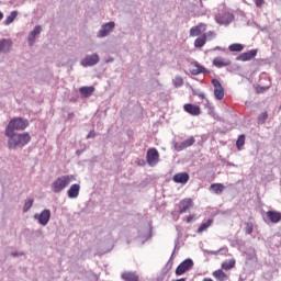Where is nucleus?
<instances>
[{
	"label": "nucleus",
	"mask_w": 281,
	"mask_h": 281,
	"mask_svg": "<svg viewBox=\"0 0 281 281\" xmlns=\"http://www.w3.org/2000/svg\"><path fill=\"white\" fill-rule=\"evenodd\" d=\"M5 137H8V148L9 150H16L18 148H23L27 146L29 142H32V136L30 133H10L4 132Z\"/></svg>",
	"instance_id": "nucleus-1"
},
{
	"label": "nucleus",
	"mask_w": 281,
	"mask_h": 281,
	"mask_svg": "<svg viewBox=\"0 0 281 281\" xmlns=\"http://www.w3.org/2000/svg\"><path fill=\"white\" fill-rule=\"evenodd\" d=\"M71 181H76V176L67 175L58 177L50 186L52 191L55 194H60V192H63V190H65V188H67Z\"/></svg>",
	"instance_id": "nucleus-2"
},
{
	"label": "nucleus",
	"mask_w": 281,
	"mask_h": 281,
	"mask_svg": "<svg viewBox=\"0 0 281 281\" xmlns=\"http://www.w3.org/2000/svg\"><path fill=\"white\" fill-rule=\"evenodd\" d=\"M30 126V121L24 117L12 119L5 127L4 133H16L15 131H25Z\"/></svg>",
	"instance_id": "nucleus-3"
},
{
	"label": "nucleus",
	"mask_w": 281,
	"mask_h": 281,
	"mask_svg": "<svg viewBox=\"0 0 281 281\" xmlns=\"http://www.w3.org/2000/svg\"><path fill=\"white\" fill-rule=\"evenodd\" d=\"M215 21L216 23H218V25H229V23L234 21V13H229L227 11L217 13L215 15Z\"/></svg>",
	"instance_id": "nucleus-4"
},
{
	"label": "nucleus",
	"mask_w": 281,
	"mask_h": 281,
	"mask_svg": "<svg viewBox=\"0 0 281 281\" xmlns=\"http://www.w3.org/2000/svg\"><path fill=\"white\" fill-rule=\"evenodd\" d=\"M115 30V22H108L101 26L97 33V38H106Z\"/></svg>",
	"instance_id": "nucleus-5"
},
{
	"label": "nucleus",
	"mask_w": 281,
	"mask_h": 281,
	"mask_svg": "<svg viewBox=\"0 0 281 281\" xmlns=\"http://www.w3.org/2000/svg\"><path fill=\"white\" fill-rule=\"evenodd\" d=\"M98 63H100V55L93 53L91 55H87L83 59H81L80 65L82 67H94V65H98Z\"/></svg>",
	"instance_id": "nucleus-6"
},
{
	"label": "nucleus",
	"mask_w": 281,
	"mask_h": 281,
	"mask_svg": "<svg viewBox=\"0 0 281 281\" xmlns=\"http://www.w3.org/2000/svg\"><path fill=\"white\" fill-rule=\"evenodd\" d=\"M194 267V261L192 259H186L176 269V276H183L186 271H190Z\"/></svg>",
	"instance_id": "nucleus-7"
},
{
	"label": "nucleus",
	"mask_w": 281,
	"mask_h": 281,
	"mask_svg": "<svg viewBox=\"0 0 281 281\" xmlns=\"http://www.w3.org/2000/svg\"><path fill=\"white\" fill-rule=\"evenodd\" d=\"M146 159L149 166H157L159 164V151L156 148L148 149Z\"/></svg>",
	"instance_id": "nucleus-8"
},
{
	"label": "nucleus",
	"mask_w": 281,
	"mask_h": 281,
	"mask_svg": "<svg viewBox=\"0 0 281 281\" xmlns=\"http://www.w3.org/2000/svg\"><path fill=\"white\" fill-rule=\"evenodd\" d=\"M212 85L214 87V95L216 100H223V98H225V89H223L221 81H218V79H213Z\"/></svg>",
	"instance_id": "nucleus-9"
},
{
	"label": "nucleus",
	"mask_w": 281,
	"mask_h": 281,
	"mask_svg": "<svg viewBox=\"0 0 281 281\" xmlns=\"http://www.w3.org/2000/svg\"><path fill=\"white\" fill-rule=\"evenodd\" d=\"M34 218L38 221L40 225L45 226L49 223V218H52V211L46 209L40 215L35 214Z\"/></svg>",
	"instance_id": "nucleus-10"
},
{
	"label": "nucleus",
	"mask_w": 281,
	"mask_h": 281,
	"mask_svg": "<svg viewBox=\"0 0 281 281\" xmlns=\"http://www.w3.org/2000/svg\"><path fill=\"white\" fill-rule=\"evenodd\" d=\"M257 55L258 49H251L237 56L236 60H241L243 63H246V60H252V58H256Z\"/></svg>",
	"instance_id": "nucleus-11"
},
{
	"label": "nucleus",
	"mask_w": 281,
	"mask_h": 281,
	"mask_svg": "<svg viewBox=\"0 0 281 281\" xmlns=\"http://www.w3.org/2000/svg\"><path fill=\"white\" fill-rule=\"evenodd\" d=\"M193 68L190 70L192 76H199V74H210V70H206L205 67L201 66L198 61L191 64Z\"/></svg>",
	"instance_id": "nucleus-12"
},
{
	"label": "nucleus",
	"mask_w": 281,
	"mask_h": 281,
	"mask_svg": "<svg viewBox=\"0 0 281 281\" xmlns=\"http://www.w3.org/2000/svg\"><path fill=\"white\" fill-rule=\"evenodd\" d=\"M213 65L214 67H217L218 69H221L223 67H229V65H232V60L225 59L224 57L218 56L213 59Z\"/></svg>",
	"instance_id": "nucleus-13"
},
{
	"label": "nucleus",
	"mask_w": 281,
	"mask_h": 281,
	"mask_svg": "<svg viewBox=\"0 0 281 281\" xmlns=\"http://www.w3.org/2000/svg\"><path fill=\"white\" fill-rule=\"evenodd\" d=\"M42 31H43V29L37 25L29 34V45H30V47H32V45H34V43H36V37L41 34Z\"/></svg>",
	"instance_id": "nucleus-14"
},
{
	"label": "nucleus",
	"mask_w": 281,
	"mask_h": 281,
	"mask_svg": "<svg viewBox=\"0 0 281 281\" xmlns=\"http://www.w3.org/2000/svg\"><path fill=\"white\" fill-rule=\"evenodd\" d=\"M79 194H80V184L78 183L71 184L69 190L67 191L68 199H78Z\"/></svg>",
	"instance_id": "nucleus-15"
},
{
	"label": "nucleus",
	"mask_w": 281,
	"mask_h": 281,
	"mask_svg": "<svg viewBox=\"0 0 281 281\" xmlns=\"http://www.w3.org/2000/svg\"><path fill=\"white\" fill-rule=\"evenodd\" d=\"M207 25L204 23H200L198 26H193L190 30V36H201L203 32H205Z\"/></svg>",
	"instance_id": "nucleus-16"
},
{
	"label": "nucleus",
	"mask_w": 281,
	"mask_h": 281,
	"mask_svg": "<svg viewBox=\"0 0 281 281\" xmlns=\"http://www.w3.org/2000/svg\"><path fill=\"white\" fill-rule=\"evenodd\" d=\"M183 109L187 113H190V115H201V108L199 105L187 103Z\"/></svg>",
	"instance_id": "nucleus-17"
},
{
	"label": "nucleus",
	"mask_w": 281,
	"mask_h": 281,
	"mask_svg": "<svg viewBox=\"0 0 281 281\" xmlns=\"http://www.w3.org/2000/svg\"><path fill=\"white\" fill-rule=\"evenodd\" d=\"M175 183H188L190 181V175L188 172H180L173 176Z\"/></svg>",
	"instance_id": "nucleus-18"
},
{
	"label": "nucleus",
	"mask_w": 281,
	"mask_h": 281,
	"mask_svg": "<svg viewBox=\"0 0 281 281\" xmlns=\"http://www.w3.org/2000/svg\"><path fill=\"white\" fill-rule=\"evenodd\" d=\"M190 207H192V200L190 199L182 200L179 203V214H183L184 212H188Z\"/></svg>",
	"instance_id": "nucleus-19"
},
{
	"label": "nucleus",
	"mask_w": 281,
	"mask_h": 281,
	"mask_svg": "<svg viewBox=\"0 0 281 281\" xmlns=\"http://www.w3.org/2000/svg\"><path fill=\"white\" fill-rule=\"evenodd\" d=\"M10 47H12V41L3 38L0 41V54H8L10 52Z\"/></svg>",
	"instance_id": "nucleus-20"
},
{
	"label": "nucleus",
	"mask_w": 281,
	"mask_h": 281,
	"mask_svg": "<svg viewBox=\"0 0 281 281\" xmlns=\"http://www.w3.org/2000/svg\"><path fill=\"white\" fill-rule=\"evenodd\" d=\"M266 214L271 223H280V221H281L280 212L268 211Z\"/></svg>",
	"instance_id": "nucleus-21"
},
{
	"label": "nucleus",
	"mask_w": 281,
	"mask_h": 281,
	"mask_svg": "<svg viewBox=\"0 0 281 281\" xmlns=\"http://www.w3.org/2000/svg\"><path fill=\"white\" fill-rule=\"evenodd\" d=\"M95 91L94 87H81L79 89V93H81V95H83V98H91V95H93Z\"/></svg>",
	"instance_id": "nucleus-22"
},
{
	"label": "nucleus",
	"mask_w": 281,
	"mask_h": 281,
	"mask_svg": "<svg viewBox=\"0 0 281 281\" xmlns=\"http://www.w3.org/2000/svg\"><path fill=\"white\" fill-rule=\"evenodd\" d=\"M210 190H212V192H214V194H223V192L225 191V184L213 183V184H211Z\"/></svg>",
	"instance_id": "nucleus-23"
},
{
	"label": "nucleus",
	"mask_w": 281,
	"mask_h": 281,
	"mask_svg": "<svg viewBox=\"0 0 281 281\" xmlns=\"http://www.w3.org/2000/svg\"><path fill=\"white\" fill-rule=\"evenodd\" d=\"M194 144V138L191 136L190 138L183 140L180 143L179 146H176V149L178 150H184V148H189V146H192Z\"/></svg>",
	"instance_id": "nucleus-24"
},
{
	"label": "nucleus",
	"mask_w": 281,
	"mask_h": 281,
	"mask_svg": "<svg viewBox=\"0 0 281 281\" xmlns=\"http://www.w3.org/2000/svg\"><path fill=\"white\" fill-rule=\"evenodd\" d=\"M235 267H236V259H231L222 263V269H224L225 271H229V269H234Z\"/></svg>",
	"instance_id": "nucleus-25"
},
{
	"label": "nucleus",
	"mask_w": 281,
	"mask_h": 281,
	"mask_svg": "<svg viewBox=\"0 0 281 281\" xmlns=\"http://www.w3.org/2000/svg\"><path fill=\"white\" fill-rule=\"evenodd\" d=\"M122 278L125 281H139V277L133 272H125L122 274Z\"/></svg>",
	"instance_id": "nucleus-26"
},
{
	"label": "nucleus",
	"mask_w": 281,
	"mask_h": 281,
	"mask_svg": "<svg viewBox=\"0 0 281 281\" xmlns=\"http://www.w3.org/2000/svg\"><path fill=\"white\" fill-rule=\"evenodd\" d=\"M206 42H207L206 35L203 34L202 36H200L195 40L194 47L201 48L205 45Z\"/></svg>",
	"instance_id": "nucleus-27"
},
{
	"label": "nucleus",
	"mask_w": 281,
	"mask_h": 281,
	"mask_svg": "<svg viewBox=\"0 0 281 281\" xmlns=\"http://www.w3.org/2000/svg\"><path fill=\"white\" fill-rule=\"evenodd\" d=\"M213 221L212 220H207L206 222L202 223L200 225V227L198 228V234H203V232H205V229H207V227L212 226Z\"/></svg>",
	"instance_id": "nucleus-28"
},
{
	"label": "nucleus",
	"mask_w": 281,
	"mask_h": 281,
	"mask_svg": "<svg viewBox=\"0 0 281 281\" xmlns=\"http://www.w3.org/2000/svg\"><path fill=\"white\" fill-rule=\"evenodd\" d=\"M214 278H216V280L220 281H225L227 280V274H225V272H223V270H216L213 272Z\"/></svg>",
	"instance_id": "nucleus-29"
},
{
	"label": "nucleus",
	"mask_w": 281,
	"mask_h": 281,
	"mask_svg": "<svg viewBox=\"0 0 281 281\" xmlns=\"http://www.w3.org/2000/svg\"><path fill=\"white\" fill-rule=\"evenodd\" d=\"M18 14L19 13L16 11H12L10 15L5 19L4 25H10V23H14V19H16Z\"/></svg>",
	"instance_id": "nucleus-30"
},
{
	"label": "nucleus",
	"mask_w": 281,
	"mask_h": 281,
	"mask_svg": "<svg viewBox=\"0 0 281 281\" xmlns=\"http://www.w3.org/2000/svg\"><path fill=\"white\" fill-rule=\"evenodd\" d=\"M236 146H237L238 150H240L245 146V135L244 134L238 136Z\"/></svg>",
	"instance_id": "nucleus-31"
},
{
	"label": "nucleus",
	"mask_w": 281,
	"mask_h": 281,
	"mask_svg": "<svg viewBox=\"0 0 281 281\" xmlns=\"http://www.w3.org/2000/svg\"><path fill=\"white\" fill-rule=\"evenodd\" d=\"M228 49H229V52H243L244 46H243V44H232L228 47Z\"/></svg>",
	"instance_id": "nucleus-32"
},
{
	"label": "nucleus",
	"mask_w": 281,
	"mask_h": 281,
	"mask_svg": "<svg viewBox=\"0 0 281 281\" xmlns=\"http://www.w3.org/2000/svg\"><path fill=\"white\" fill-rule=\"evenodd\" d=\"M32 205H34V200L33 199L27 200L23 206V212H27L29 210H31Z\"/></svg>",
	"instance_id": "nucleus-33"
},
{
	"label": "nucleus",
	"mask_w": 281,
	"mask_h": 281,
	"mask_svg": "<svg viewBox=\"0 0 281 281\" xmlns=\"http://www.w3.org/2000/svg\"><path fill=\"white\" fill-rule=\"evenodd\" d=\"M267 117H269L267 112L261 113L258 117V124H265V122H267Z\"/></svg>",
	"instance_id": "nucleus-34"
},
{
	"label": "nucleus",
	"mask_w": 281,
	"mask_h": 281,
	"mask_svg": "<svg viewBox=\"0 0 281 281\" xmlns=\"http://www.w3.org/2000/svg\"><path fill=\"white\" fill-rule=\"evenodd\" d=\"M173 83L176 87H183V78L181 77H176L173 80Z\"/></svg>",
	"instance_id": "nucleus-35"
},
{
	"label": "nucleus",
	"mask_w": 281,
	"mask_h": 281,
	"mask_svg": "<svg viewBox=\"0 0 281 281\" xmlns=\"http://www.w3.org/2000/svg\"><path fill=\"white\" fill-rule=\"evenodd\" d=\"M246 234H254V223H246Z\"/></svg>",
	"instance_id": "nucleus-36"
},
{
	"label": "nucleus",
	"mask_w": 281,
	"mask_h": 281,
	"mask_svg": "<svg viewBox=\"0 0 281 281\" xmlns=\"http://www.w3.org/2000/svg\"><path fill=\"white\" fill-rule=\"evenodd\" d=\"M227 251H228L227 247H224L217 251H211V254H222V256H225V254H227Z\"/></svg>",
	"instance_id": "nucleus-37"
},
{
	"label": "nucleus",
	"mask_w": 281,
	"mask_h": 281,
	"mask_svg": "<svg viewBox=\"0 0 281 281\" xmlns=\"http://www.w3.org/2000/svg\"><path fill=\"white\" fill-rule=\"evenodd\" d=\"M257 8H262L265 5V0H254Z\"/></svg>",
	"instance_id": "nucleus-38"
},
{
	"label": "nucleus",
	"mask_w": 281,
	"mask_h": 281,
	"mask_svg": "<svg viewBox=\"0 0 281 281\" xmlns=\"http://www.w3.org/2000/svg\"><path fill=\"white\" fill-rule=\"evenodd\" d=\"M204 34H205L206 38H214V36H216V33H214L212 31L204 33Z\"/></svg>",
	"instance_id": "nucleus-39"
},
{
	"label": "nucleus",
	"mask_w": 281,
	"mask_h": 281,
	"mask_svg": "<svg viewBox=\"0 0 281 281\" xmlns=\"http://www.w3.org/2000/svg\"><path fill=\"white\" fill-rule=\"evenodd\" d=\"M95 138V131H90V133L87 135V139H93Z\"/></svg>",
	"instance_id": "nucleus-40"
},
{
	"label": "nucleus",
	"mask_w": 281,
	"mask_h": 281,
	"mask_svg": "<svg viewBox=\"0 0 281 281\" xmlns=\"http://www.w3.org/2000/svg\"><path fill=\"white\" fill-rule=\"evenodd\" d=\"M11 256H13V258H16V256H23V252L13 251L11 252Z\"/></svg>",
	"instance_id": "nucleus-41"
},
{
	"label": "nucleus",
	"mask_w": 281,
	"mask_h": 281,
	"mask_svg": "<svg viewBox=\"0 0 281 281\" xmlns=\"http://www.w3.org/2000/svg\"><path fill=\"white\" fill-rule=\"evenodd\" d=\"M74 117H75L74 112H71V113L68 114V120H74Z\"/></svg>",
	"instance_id": "nucleus-42"
},
{
	"label": "nucleus",
	"mask_w": 281,
	"mask_h": 281,
	"mask_svg": "<svg viewBox=\"0 0 281 281\" xmlns=\"http://www.w3.org/2000/svg\"><path fill=\"white\" fill-rule=\"evenodd\" d=\"M0 21H3V12L0 11Z\"/></svg>",
	"instance_id": "nucleus-43"
},
{
	"label": "nucleus",
	"mask_w": 281,
	"mask_h": 281,
	"mask_svg": "<svg viewBox=\"0 0 281 281\" xmlns=\"http://www.w3.org/2000/svg\"><path fill=\"white\" fill-rule=\"evenodd\" d=\"M105 63H113V57H110Z\"/></svg>",
	"instance_id": "nucleus-44"
},
{
	"label": "nucleus",
	"mask_w": 281,
	"mask_h": 281,
	"mask_svg": "<svg viewBox=\"0 0 281 281\" xmlns=\"http://www.w3.org/2000/svg\"><path fill=\"white\" fill-rule=\"evenodd\" d=\"M203 281H214V280H212V279H204Z\"/></svg>",
	"instance_id": "nucleus-45"
},
{
	"label": "nucleus",
	"mask_w": 281,
	"mask_h": 281,
	"mask_svg": "<svg viewBox=\"0 0 281 281\" xmlns=\"http://www.w3.org/2000/svg\"><path fill=\"white\" fill-rule=\"evenodd\" d=\"M200 98H205V94H200Z\"/></svg>",
	"instance_id": "nucleus-46"
},
{
	"label": "nucleus",
	"mask_w": 281,
	"mask_h": 281,
	"mask_svg": "<svg viewBox=\"0 0 281 281\" xmlns=\"http://www.w3.org/2000/svg\"><path fill=\"white\" fill-rule=\"evenodd\" d=\"M144 164H145V162H144V160H142V164H140V166H144Z\"/></svg>",
	"instance_id": "nucleus-47"
},
{
	"label": "nucleus",
	"mask_w": 281,
	"mask_h": 281,
	"mask_svg": "<svg viewBox=\"0 0 281 281\" xmlns=\"http://www.w3.org/2000/svg\"><path fill=\"white\" fill-rule=\"evenodd\" d=\"M263 90H267V89H269V88H262Z\"/></svg>",
	"instance_id": "nucleus-48"
},
{
	"label": "nucleus",
	"mask_w": 281,
	"mask_h": 281,
	"mask_svg": "<svg viewBox=\"0 0 281 281\" xmlns=\"http://www.w3.org/2000/svg\"><path fill=\"white\" fill-rule=\"evenodd\" d=\"M191 218H188V222L190 223Z\"/></svg>",
	"instance_id": "nucleus-49"
},
{
	"label": "nucleus",
	"mask_w": 281,
	"mask_h": 281,
	"mask_svg": "<svg viewBox=\"0 0 281 281\" xmlns=\"http://www.w3.org/2000/svg\"><path fill=\"white\" fill-rule=\"evenodd\" d=\"M191 218H188V222L190 223Z\"/></svg>",
	"instance_id": "nucleus-50"
}]
</instances>
